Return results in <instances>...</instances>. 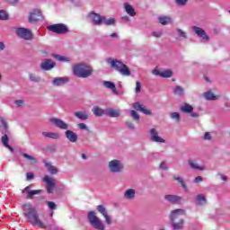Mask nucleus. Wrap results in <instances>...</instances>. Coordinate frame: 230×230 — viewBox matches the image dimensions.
<instances>
[{
    "mask_svg": "<svg viewBox=\"0 0 230 230\" xmlns=\"http://www.w3.org/2000/svg\"><path fill=\"white\" fill-rule=\"evenodd\" d=\"M23 208H25V212L23 213V216L25 217L29 224H31V226H37L40 229H46L48 227V226H46V224H44L40 220V217H39V213L37 212V208H35V207L28 203L23 205Z\"/></svg>",
    "mask_w": 230,
    "mask_h": 230,
    "instance_id": "f257e3e1",
    "label": "nucleus"
},
{
    "mask_svg": "<svg viewBox=\"0 0 230 230\" xmlns=\"http://www.w3.org/2000/svg\"><path fill=\"white\" fill-rule=\"evenodd\" d=\"M72 71L77 78H89V76H93V73H94L93 66L84 62L74 65Z\"/></svg>",
    "mask_w": 230,
    "mask_h": 230,
    "instance_id": "f03ea898",
    "label": "nucleus"
},
{
    "mask_svg": "<svg viewBox=\"0 0 230 230\" xmlns=\"http://www.w3.org/2000/svg\"><path fill=\"white\" fill-rule=\"evenodd\" d=\"M182 215H186V210L179 208L171 212L170 220L173 230H181L184 227V219L181 218Z\"/></svg>",
    "mask_w": 230,
    "mask_h": 230,
    "instance_id": "7ed1b4c3",
    "label": "nucleus"
},
{
    "mask_svg": "<svg viewBox=\"0 0 230 230\" xmlns=\"http://www.w3.org/2000/svg\"><path fill=\"white\" fill-rule=\"evenodd\" d=\"M106 62L110 64L111 69H115V71L119 73L122 76H130V75H132L128 66L118 59L109 58Z\"/></svg>",
    "mask_w": 230,
    "mask_h": 230,
    "instance_id": "20e7f679",
    "label": "nucleus"
},
{
    "mask_svg": "<svg viewBox=\"0 0 230 230\" xmlns=\"http://www.w3.org/2000/svg\"><path fill=\"white\" fill-rule=\"evenodd\" d=\"M88 222L93 227V229L97 230H105V224L100 219V217H96V212L91 210L87 215Z\"/></svg>",
    "mask_w": 230,
    "mask_h": 230,
    "instance_id": "39448f33",
    "label": "nucleus"
},
{
    "mask_svg": "<svg viewBox=\"0 0 230 230\" xmlns=\"http://www.w3.org/2000/svg\"><path fill=\"white\" fill-rule=\"evenodd\" d=\"M49 31H52V33H57L58 35H64L69 32V28L67 25L64 23H56L52 25H49L47 27Z\"/></svg>",
    "mask_w": 230,
    "mask_h": 230,
    "instance_id": "423d86ee",
    "label": "nucleus"
},
{
    "mask_svg": "<svg viewBox=\"0 0 230 230\" xmlns=\"http://www.w3.org/2000/svg\"><path fill=\"white\" fill-rule=\"evenodd\" d=\"M108 168L111 173H121L125 165H123L121 161L115 159L109 162Z\"/></svg>",
    "mask_w": 230,
    "mask_h": 230,
    "instance_id": "0eeeda50",
    "label": "nucleus"
},
{
    "mask_svg": "<svg viewBox=\"0 0 230 230\" xmlns=\"http://www.w3.org/2000/svg\"><path fill=\"white\" fill-rule=\"evenodd\" d=\"M15 33L17 37L23 40H33V32L30 29L20 27L16 29Z\"/></svg>",
    "mask_w": 230,
    "mask_h": 230,
    "instance_id": "6e6552de",
    "label": "nucleus"
},
{
    "mask_svg": "<svg viewBox=\"0 0 230 230\" xmlns=\"http://www.w3.org/2000/svg\"><path fill=\"white\" fill-rule=\"evenodd\" d=\"M38 21H42V13L39 9H34L30 13L29 22L33 24L38 22Z\"/></svg>",
    "mask_w": 230,
    "mask_h": 230,
    "instance_id": "1a4fd4ad",
    "label": "nucleus"
},
{
    "mask_svg": "<svg viewBox=\"0 0 230 230\" xmlns=\"http://www.w3.org/2000/svg\"><path fill=\"white\" fill-rule=\"evenodd\" d=\"M49 122L58 128H60V130H67L69 128V125L60 119L52 118L49 119Z\"/></svg>",
    "mask_w": 230,
    "mask_h": 230,
    "instance_id": "9d476101",
    "label": "nucleus"
},
{
    "mask_svg": "<svg viewBox=\"0 0 230 230\" xmlns=\"http://www.w3.org/2000/svg\"><path fill=\"white\" fill-rule=\"evenodd\" d=\"M56 66L57 63H55L52 59L46 58L41 61L40 69H42V71H51V69H53Z\"/></svg>",
    "mask_w": 230,
    "mask_h": 230,
    "instance_id": "9b49d317",
    "label": "nucleus"
},
{
    "mask_svg": "<svg viewBox=\"0 0 230 230\" xmlns=\"http://www.w3.org/2000/svg\"><path fill=\"white\" fill-rule=\"evenodd\" d=\"M89 19H91L93 24L95 26H102L103 24V17L94 12H92L88 14Z\"/></svg>",
    "mask_w": 230,
    "mask_h": 230,
    "instance_id": "f8f14e48",
    "label": "nucleus"
},
{
    "mask_svg": "<svg viewBox=\"0 0 230 230\" xmlns=\"http://www.w3.org/2000/svg\"><path fill=\"white\" fill-rule=\"evenodd\" d=\"M192 31H194V33H196V35H198V37H199V39H202V40H205V42H208L209 35L206 33V31H204V29L198 26H192Z\"/></svg>",
    "mask_w": 230,
    "mask_h": 230,
    "instance_id": "ddd939ff",
    "label": "nucleus"
},
{
    "mask_svg": "<svg viewBox=\"0 0 230 230\" xmlns=\"http://www.w3.org/2000/svg\"><path fill=\"white\" fill-rule=\"evenodd\" d=\"M97 211L104 217L105 222L108 226H111L112 224V217L109 216V213L107 212V208L103 205L97 206Z\"/></svg>",
    "mask_w": 230,
    "mask_h": 230,
    "instance_id": "4468645a",
    "label": "nucleus"
},
{
    "mask_svg": "<svg viewBox=\"0 0 230 230\" xmlns=\"http://www.w3.org/2000/svg\"><path fill=\"white\" fill-rule=\"evenodd\" d=\"M150 138L151 141H153L154 143H166V140H164V138L159 137V133L155 128L150 129Z\"/></svg>",
    "mask_w": 230,
    "mask_h": 230,
    "instance_id": "2eb2a0df",
    "label": "nucleus"
},
{
    "mask_svg": "<svg viewBox=\"0 0 230 230\" xmlns=\"http://www.w3.org/2000/svg\"><path fill=\"white\" fill-rule=\"evenodd\" d=\"M43 182L47 184V191L48 193H53V190H55L56 183L53 179L48 175L43 178Z\"/></svg>",
    "mask_w": 230,
    "mask_h": 230,
    "instance_id": "dca6fc26",
    "label": "nucleus"
},
{
    "mask_svg": "<svg viewBox=\"0 0 230 230\" xmlns=\"http://www.w3.org/2000/svg\"><path fill=\"white\" fill-rule=\"evenodd\" d=\"M22 193H27V199H33L34 195H39L42 193V190H31V186H27L23 190Z\"/></svg>",
    "mask_w": 230,
    "mask_h": 230,
    "instance_id": "f3484780",
    "label": "nucleus"
},
{
    "mask_svg": "<svg viewBox=\"0 0 230 230\" xmlns=\"http://www.w3.org/2000/svg\"><path fill=\"white\" fill-rule=\"evenodd\" d=\"M65 136L70 143H76L78 141V135L73 130L66 129Z\"/></svg>",
    "mask_w": 230,
    "mask_h": 230,
    "instance_id": "a211bd4d",
    "label": "nucleus"
},
{
    "mask_svg": "<svg viewBox=\"0 0 230 230\" xmlns=\"http://www.w3.org/2000/svg\"><path fill=\"white\" fill-rule=\"evenodd\" d=\"M165 200L171 204H179L182 200V198L177 195L168 194L164 196Z\"/></svg>",
    "mask_w": 230,
    "mask_h": 230,
    "instance_id": "6ab92c4d",
    "label": "nucleus"
},
{
    "mask_svg": "<svg viewBox=\"0 0 230 230\" xmlns=\"http://www.w3.org/2000/svg\"><path fill=\"white\" fill-rule=\"evenodd\" d=\"M133 108L135 109V111L143 112V114H146L147 116H150V114H152V111L150 110L146 109L145 107H143V104L139 102H134Z\"/></svg>",
    "mask_w": 230,
    "mask_h": 230,
    "instance_id": "aec40b11",
    "label": "nucleus"
},
{
    "mask_svg": "<svg viewBox=\"0 0 230 230\" xmlns=\"http://www.w3.org/2000/svg\"><path fill=\"white\" fill-rule=\"evenodd\" d=\"M105 115L109 118H119V116H121V111L119 110L109 108L106 110Z\"/></svg>",
    "mask_w": 230,
    "mask_h": 230,
    "instance_id": "412c9836",
    "label": "nucleus"
},
{
    "mask_svg": "<svg viewBox=\"0 0 230 230\" xmlns=\"http://www.w3.org/2000/svg\"><path fill=\"white\" fill-rule=\"evenodd\" d=\"M188 164L191 170H199V172H204V170H206V167L200 166L196 160H188Z\"/></svg>",
    "mask_w": 230,
    "mask_h": 230,
    "instance_id": "4be33fe9",
    "label": "nucleus"
},
{
    "mask_svg": "<svg viewBox=\"0 0 230 230\" xmlns=\"http://www.w3.org/2000/svg\"><path fill=\"white\" fill-rule=\"evenodd\" d=\"M124 10L130 17H136V10L128 3H124Z\"/></svg>",
    "mask_w": 230,
    "mask_h": 230,
    "instance_id": "5701e85b",
    "label": "nucleus"
},
{
    "mask_svg": "<svg viewBox=\"0 0 230 230\" xmlns=\"http://www.w3.org/2000/svg\"><path fill=\"white\" fill-rule=\"evenodd\" d=\"M69 80L66 77H57L52 81L53 85L60 86V85H66Z\"/></svg>",
    "mask_w": 230,
    "mask_h": 230,
    "instance_id": "b1692460",
    "label": "nucleus"
},
{
    "mask_svg": "<svg viewBox=\"0 0 230 230\" xmlns=\"http://www.w3.org/2000/svg\"><path fill=\"white\" fill-rule=\"evenodd\" d=\"M92 112L94 114V116H97V118H102L106 112L103 109L100 108V106H94L92 109Z\"/></svg>",
    "mask_w": 230,
    "mask_h": 230,
    "instance_id": "393cba45",
    "label": "nucleus"
},
{
    "mask_svg": "<svg viewBox=\"0 0 230 230\" xmlns=\"http://www.w3.org/2000/svg\"><path fill=\"white\" fill-rule=\"evenodd\" d=\"M180 111L184 112V114H191L193 112V106L185 103L180 107Z\"/></svg>",
    "mask_w": 230,
    "mask_h": 230,
    "instance_id": "a878e982",
    "label": "nucleus"
},
{
    "mask_svg": "<svg viewBox=\"0 0 230 230\" xmlns=\"http://www.w3.org/2000/svg\"><path fill=\"white\" fill-rule=\"evenodd\" d=\"M124 197L125 199H127L128 200H132L136 198V190L134 189H129L128 190H126V192L124 193Z\"/></svg>",
    "mask_w": 230,
    "mask_h": 230,
    "instance_id": "bb28decb",
    "label": "nucleus"
},
{
    "mask_svg": "<svg viewBox=\"0 0 230 230\" xmlns=\"http://www.w3.org/2000/svg\"><path fill=\"white\" fill-rule=\"evenodd\" d=\"M41 134L44 137H49V139H58V137H60V135L55 132L43 131Z\"/></svg>",
    "mask_w": 230,
    "mask_h": 230,
    "instance_id": "cd10ccee",
    "label": "nucleus"
},
{
    "mask_svg": "<svg viewBox=\"0 0 230 230\" xmlns=\"http://www.w3.org/2000/svg\"><path fill=\"white\" fill-rule=\"evenodd\" d=\"M75 118H78V119H82L83 121H85V119H89V115L85 111H75Z\"/></svg>",
    "mask_w": 230,
    "mask_h": 230,
    "instance_id": "c85d7f7f",
    "label": "nucleus"
},
{
    "mask_svg": "<svg viewBox=\"0 0 230 230\" xmlns=\"http://www.w3.org/2000/svg\"><path fill=\"white\" fill-rule=\"evenodd\" d=\"M102 23L105 24V26H115L116 25V19H114V18L107 19L105 16H103Z\"/></svg>",
    "mask_w": 230,
    "mask_h": 230,
    "instance_id": "c756f323",
    "label": "nucleus"
},
{
    "mask_svg": "<svg viewBox=\"0 0 230 230\" xmlns=\"http://www.w3.org/2000/svg\"><path fill=\"white\" fill-rule=\"evenodd\" d=\"M158 21L160 24H163L164 26H165V24H168L172 22V18L168 16H160L158 17Z\"/></svg>",
    "mask_w": 230,
    "mask_h": 230,
    "instance_id": "7c9ffc66",
    "label": "nucleus"
},
{
    "mask_svg": "<svg viewBox=\"0 0 230 230\" xmlns=\"http://www.w3.org/2000/svg\"><path fill=\"white\" fill-rule=\"evenodd\" d=\"M173 93L176 94V96H182L184 94V88L182 86H175L173 88Z\"/></svg>",
    "mask_w": 230,
    "mask_h": 230,
    "instance_id": "2f4dec72",
    "label": "nucleus"
},
{
    "mask_svg": "<svg viewBox=\"0 0 230 230\" xmlns=\"http://www.w3.org/2000/svg\"><path fill=\"white\" fill-rule=\"evenodd\" d=\"M29 79L31 82H34V84H39V82H40V76L33 73L29 74Z\"/></svg>",
    "mask_w": 230,
    "mask_h": 230,
    "instance_id": "473e14b6",
    "label": "nucleus"
},
{
    "mask_svg": "<svg viewBox=\"0 0 230 230\" xmlns=\"http://www.w3.org/2000/svg\"><path fill=\"white\" fill-rule=\"evenodd\" d=\"M172 75H173V72H172V70L170 69H167L161 72L160 76H162V78H172Z\"/></svg>",
    "mask_w": 230,
    "mask_h": 230,
    "instance_id": "72a5a7b5",
    "label": "nucleus"
},
{
    "mask_svg": "<svg viewBox=\"0 0 230 230\" xmlns=\"http://www.w3.org/2000/svg\"><path fill=\"white\" fill-rule=\"evenodd\" d=\"M54 58H56V60H58V62H71V58L60 55H54Z\"/></svg>",
    "mask_w": 230,
    "mask_h": 230,
    "instance_id": "f704fd0d",
    "label": "nucleus"
},
{
    "mask_svg": "<svg viewBox=\"0 0 230 230\" xmlns=\"http://www.w3.org/2000/svg\"><path fill=\"white\" fill-rule=\"evenodd\" d=\"M173 179H174V181H178V182L181 183V188H183V190H188L186 183L184 182L182 178H181V176H173Z\"/></svg>",
    "mask_w": 230,
    "mask_h": 230,
    "instance_id": "c9c22d12",
    "label": "nucleus"
},
{
    "mask_svg": "<svg viewBox=\"0 0 230 230\" xmlns=\"http://www.w3.org/2000/svg\"><path fill=\"white\" fill-rule=\"evenodd\" d=\"M176 31L180 39H188V34L186 31H182L181 29H176Z\"/></svg>",
    "mask_w": 230,
    "mask_h": 230,
    "instance_id": "e433bc0d",
    "label": "nucleus"
},
{
    "mask_svg": "<svg viewBox=\"0 0 230 230\" xmlns=\"http://www.w3.org/2000/svg\"><path fill=\"white\" fill-rule=\"evenodd\" d=\"M46 166H47V168H49V172L50 173H52V175H55L58 173V171L57 170V167H55L48 163L46 164Z\"/></svg>",
    "mask_w": 230,
    "mask_h": 230,
    "instance_id": "4c0bfd02",
    "label": "nucleus"
},
{
    "mask_svg": "<svg viewBox=\"0 0 230 230\" xmlns=\"http://www.w3.org/2000/svg\"><path fill=\"white\" fill-rule=\"evenodd\" d=\"M196 200H198V202H199V204L202 206V204H206V196L203 194H199L196 197Z\"/></svg>",
    "mask_w": 230,
    "mask_h": 230,
    "instance_id": "58836bf2",
    "label": "nucleus"
},
{
    "mask_svg": "<svg viewBox=\"0 0 230 230\" xmlns=\"http://www.w3.org/2000/svg\"><path fill=\"white\" fill-rule=\"evenodd\" d=\"M170 118L172 119H175V121H181V114L179 112H172L170 114Z\"/></svg>",
    "mask_w": 230,
    "mask_h": 230,
    "instance_id": "ea45409f",
    "label": "nucleus"
},
{
    "mask_svg": "<svg viewBox=\"0 0 230 230\" xmlns=\"http://www.w3.org/2000/svg\"><path fill=\"white\" fill-rule=\"evenodd\" d=\"M130 114H131V118H133V119H135V121H139L140 117L139 114H137V111L131 110L129 111Z\"/></svg>",
    "mask_w": 230,
    "mask_h": 230,
    "instance_id": "a19ab883",
    "label": "nucleus"
},
{
    "mask_svg": "<svg viewBox=\"0 0 230 230\" xmlns=\"http://www.w3.org/2000/svg\"><path fill=\"white\" fill-rule=\"evenodd\" d=\"M103 85L107 89H111V90L114 89V87L116 86V84H114V83L110 82V81H104Z\"/></svg>",
    "mask_w": 230,
    "mask_h": 230,
    "instance_id": "79ce46f5",
    "label": "nucleus"
},
{
    "mask_svg": "<svg viewBox=\"0 0 230 230\" xmlns=\"http://www.w3.org/2000/svg\"><path fill=\"white\" fill-rule=\"evenodd\" d=\"M204 96H205L206 100H217V98L215 97V94H213V93H211V92L205 93Z\"/></svg>",
    "mask_w": 230,
    "mask_h": 230,
    "instance_id": "37998d69",
    "label": "nucleus"
},
{
    "mask_svg": "<svg viewBox=\"0 0 230 230\" xmlns=\"http://www.w3.org/2000/svg\"><path fill=\"white\" fill-rule=\"evenodd\" d=\"M8 19V13L4 10L0 11V21H6Z\"/></svg>",
    "mask_w": 230,
    "mask_h": 230,
    "instance_id": "c03bdc74",
    "label": "nucleus"
},
{
    "mask_svg": "<svg viewBox=\"0 0 230 230\" xmlns=\"http://www.w3.org/2000/svg\"><path fill=\"white\" fill-rule=\"evenodd\" d=\"M2 143H3V145H4V146H8V143H9V139H8V135H4L3 137H2Z\"/></svg>",
    "mask_w": 230,
    "mask_h": 230,
    "instance_id": "a18cd8bd",
    "label": "nucleus"
},
{
    "mask_svg": "<svg viewBox=\"0 0 230 230\" xmlns=\"http://www.w3.org/2000/svg\"><path fill=\"white\" fill-rule=\"evenodd\" d=\"M178 6H186L188 4V0H175Z\"/></svg>",
    "mask_w": 230,
    "mask_h": 230,
    "instance_id": "49530a36",
    "label": "nucleus"
},
{
    "mask_svg": "<svg viewBox=\"0 0 230 230\" xmlns=\"http://www.w3.org/2000/svg\"><path fill=\"white\" fill-rule=\"evenodd\" d=\"M49 209H51V211H54L55 209H57V204L53 201H48L47 202Z\"/></svg>",
    "mask_w": 230,
    "mask_h": 230,
    "instance_id": "de8ad7c7",
    "label": "nucleus"
},
{
    "mask_svg": "<svg viewBox=\"0 0 230 230\" xmlns=\"http://www.w3.org/2000/svg\"><path fill=\"white\" fill-rule=\"evenodd\" d=\"M0 121L4 128V130H8V122H6V119H4V118L0 117Z\"/></svg>",
    "mask_w": 230,
    "mask_h": 230,
    "instance_id": "09e8293b",
    "label": "nucleus"
},
{
    "mask_svg": "<svg viewBox=\"0 0 230 230\" xmlns=\"http://www.w3.org/2000/svg\"><path fill=\"white\" fill-rule=\"evenodd\" d=\"M135 93L137 94L138 93H141V83L139 81L136 82V88Z\"/></svg>",
    "mask_w": 230,
    "mask_h": 230,
    "instance_id": "8fccbe9b",
    "label": "nucleus"
},
{
    "mask_svg": "<svg viewBox=\"0 0 230 230\" xmlns=\"http://www.w3.org/2000/svg\"><path fill=\"white\" fill-rule=\"evenodd\" d=\"M160 170L166 171L168 170V165L166 164V162H162L159 166Z\"/></svg>",
    "mask_w": 230,
    "mask_h": 230,
    "instance_id": "3c124183",
    "label": "nucleus"
},
{
    "mask_svg": "<svg viewBox=\"0 0 230 230\" xmlns=\"http://www.w3.org/2000/svg\"><path fill=\"white\" fill-rule=\"evenodd\" d=\"M22 156H23L25 159H27L28 161H35V157H33V156H31V155H30L26 154V153H24V154L22 155Z\"/></svg>",
    "mask_w": 230,
    "mask_h": 230,
    "instance_id": "603ef678",
    "label": "nucleus"
},
{
    "mask_svg": "<svg viewBox=\"0 0 230 230\" xmlns=\"http://www.w3.org/2000/svg\"><path fill=\"white\" fill-rule=\"evenodd\" d=\"M26 179L27 181H31V179H35V175L33 174V172H27Z\"/></svg>",
    "mask_w": 230,
    "mask_h": 230,
    "instance_id": "864d4df0",
    "label": "nucleus"
},
{
    "mask_svg": "<svg viewBox=\"0 0 230 230\" xmlns=\"http://www.w3.org/2000/svg\"><path fill=\"white\" fill-rule=\"evenodd\" d=\"M126 127H128V128H130V130H134V128H135L134 123H132L130 121L126 122Z\"/></svg>",
    "mask_w": 230,
    "mask_h": 230,
    "instance_id": "5fc2aeb1",
    "label": "nucleus"
},
{
    "mask_svg": "<svg viewBox=\"0 0 230 230\" xmlns=\"http://www.w3.org/2000/svg\"><path fill=\"white\" fill-rule=\"evenodd\" d=\"M14 103H15V105H16L17 107H22V105H24V101H22V100H16V101L14 102Z\"/></svg>",
    "mask_w": 230,
    "mask_h": 230,
    "instance_id": "6e6d98bb",
    "label": "nucleus"
},
{
    "mask_svg": "<svg viewBox=\"0 0 230 230\" xmlns=\"http://www.w3.org/2000/svg\"><path fill=\"white\" fill-rule=\"evenodd\" d=\"M204 139L206 141H211V133H209V132L205 133Z\"/></svg>",
    "mask_w": 230,
    "mask_h": 230,
    "instance_id": "4d7b16f0",
    "label": "nucleus"
},
{
    "mask_svg": "<svg viewBox=\"0 0 230 230\" xmlns=\"http://www.w3.org/2000/svg\"><path fill=\"white\" fill-rule=\"evenodd\" d=\"M163 32L162 31H154L153 37H156V39H159V37H162Z\"/></svg>",
    "mask_w": 230,
    "mask_h": 230,
    "instance_id": "13d9d810",
    "label": "nucleus"
},
{
    "mask_svg": "<svg viewBox=\"0 0 230 230\" xmlns=\"http://www.w3.org/2000/svg\"><path fill=\"white\" fill-rule=\"evenodd\" d=\"M78 127L81 130H85V128H87V125L84 124V123H79Z\"/></svg>",
    "mask_w": 230,
    "mask_h": 230,
    "instance_id": "bf43d9fd",
    "label": "nucleus"
},
{
    "mask_svg": "<svg viewBox=\"0 0 230 230\" xmlns=\"http://www.w3.org/2000/svg\"><path fill=\"white\" fill-rule=\"evenodd\" d=\"M153 75H155V76H161V72L157 69H154Z\"/></svg>",
    "mask_w": 230,
    "mask_h": 230,
    "instance_id": "052dcab7",
    "label": "nucleus"
},
{
    "mask_svg": "<svg viewBox=\"0 0 230 230\" xmlns=\"http://www.w3.org/2000/svg\"><path fill=\"white\" fill-rule=\"evenodd\" d=\"M203 179L201 176H197L195 179H194V182H202Z\"/></svg>",
    "mask_w": 230,
    "mask_h": 230,
    "instance_id": "680f3d73",
    "label": "nucleus"
},
{
    "mask_svg": "<svg viewBox=\"0 0 230 230\" xmlns=\"http://www.w3.org/2000/svg\"><path fill=\"white\" fill-rule=\"evenodd\" d=\"M5 3H9L10 4H16L17 0H4Z\"/></svg>",
    "mask_w": 230,
    "mask_h": 230,
    "instance_id": "e2e57ef3",
    "label": "nucleus"
},
{
    "mask_svg": "<svg viewBox=\"0 0 230 230\" xmlns=\"http://www.w3.org/2000/svg\"><path fill=\"white\" fill-rule=\"evenodd\" d=\"M113 94H119V93L118 92V90L116 89V86H113V88L111 89Z\"/></svg>",
    "mask_w": 230,
    "mask_h": 230,
    "instance_id": "0e129e2a",
    "label": "nucleus"
},
{
    "mask_svg": "<svg viewBox=\"0 0 230 230\" xmlns=\"http://www.w3.org/2000/svg\"><path fill=\"white\" fill-rule=\"evenodd\" d=\"M4 48H5L4 43L3 41H0V51H3Z\"/></svg>",
    "mask_w": 230,
    "mask_h": 230,
    "instance_id": "69168bd1",
    "label": "nucleus"
},
{
    "mask_svg": "<svg viewBox=\"0 0 230 230\" xmlns=\"http://www.w3.org/2000/svg\"><path fill=\"white\" fill-rule=\"evenodd\" d=\"M219 175H220V177H221V181H227V176H226V175H224V174H220L219 173Z\"/></svg>",
    "mask_w": 230,
    "mask_h": 230,
    "instance_id": "338daca9",
    "label": "nucleus"
},
{
    "mask_svg": "<svg viewBox=\"0 0 230 230\" xmlns=\"http://www.w3.org/2000/svg\"><path fill=\"white\" fill-rule=\"evenodd\" d=\"M190 116H191V118H197L199 116V113L192 111Z\"/></svg>",
    "mask_w": 230,
    "mask_h": 230,
    "instance_id": "774afa93",
    "label": "nucleus"
}]
</instances>
